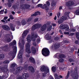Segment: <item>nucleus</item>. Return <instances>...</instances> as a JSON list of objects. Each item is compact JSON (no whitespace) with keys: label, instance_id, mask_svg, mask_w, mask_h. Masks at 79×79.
Segmentation results:
<instances>
[{"label":"nucleus","instance_id":"f257e3e1","mask_svg":"<svg viewBox=\"0 0 79 79\" xmlns=\"http://www.w3.org/2000/svg\"><path fill=\"white\" fill-rule=\"evenodd\" d=\"M21 39H20L19 40V45L20 47V52L18 56V58L19 59L21 58L22 60L23 59V49H24V40H22V44H21Z\"/></svg>","mask_w":79,"mask_h":79},{"label":"nucleus","instance_id":"f03ea898","mask_svg":"<svg viewBox=\"0 0 79 79\" xmlns=\"http://www.w3.org/2000/svg\"><path fill=\"white\" fill-rule=\"evenodd\" d=\"M27 42L26 45V52L28 53H31V51L30 47H31V39L30 38V36H27Z\"/></svg>","mask_w":79,"mask_h":79},{"label":"nucleus","instance_id":"7ed1b4c3","mask_svg":"<svg viewBox=\"0 0 79 79\" xmlns=\"http://www.w3.org/2000/svg\"><path fill=\"white\" fill-rule=\"evenodd\" d=\"M40 70L42 72H44V73H42V75L43 77H45L46 74H48L50 73L49 69L44 65H43L41 66L40 68Z\"/></svg>","mask_w":79,"mask_h":79},{"label":"nucleus","instance_id":"20e7f679","mask_svg":"<svg viewBox=\"0 0 79 79\" xmlns=\"http://www.w3.org/2000/svg\"><path fill=\"white\" fill-rule=\"evenodd\" d=\"M69 12H65L64 15L65 16H62L60 20H59L58 23H62L64 21H65L66 19H69Z\"/></svg>","mask_w":79,"mask_h":79},{"label":"nucleus","instance_id":"39448f33","mask_svg":"<svg viewBox=\"0 0 79 79\" xmlns=\"http://www.w3.org/2000/svg\"><path fill=\"white\" fill-rule=\"evenodd\" d=\"M17 66V65L15 63H13L12 64V67H13L14 69H13V72H15V74H17V73H19L20 71H22L23 68L21 67H17V69H15V68H16V67Z\"/></svg>","mask_w":79,"mask_h":79},{"label":"nucleus","instance_id":"423d86ee","mask_svg":"<svg viewBox=\"0 0 79 79\" xmlns=\"http://www.w3.org/2000/svg\"><path fill=\"white\" fill-rule=\"evenodd\" d=\"M30 36V39H31V40H32V41L34 42L35 40V38L38 37V39L37 40V42L38 43H39V42H40V38L37 36V35H35L34 33H32L31 36L29 35H28L27 36Z\"/></svg>","mask_w":79,"mask_h":79},{"label":"nucleus","instance_id":"0eeeda50","mask_svg":"<svg viewBox=\"0 0 79 79\" xmlns=\"http://www.w3.org/2000/svg\"><path fill=\"white\" fill-rule=\"evenodd\" d=\"M42 54L44 56H48L50 55V51L47 48H44L42 51Z\"/></svg>","mask_w":79,"mask_h":79},{"label":"nucleus","instance_id":"6e6552de","mask_svg":"<svg viewBox=\"0 0 79 79\" xmlns=\"http://www.w3.org/2000/svg\"><path fill=\"white\" fill-rule=\"evenodd\" d=\"M12 48L13 50V52H10L8 54L7 56L8 58H10L11 56H13L14 55V54H16V51H17V48L16 46H13L12 47Z\"/></svg>","mask_w":79,"mask_h":79},{"label":"nucleus","instance_id":"1a4fd4ad","mask_svg":"<svg viewBox=\"0 0 79 79\" xmlns=\"http://www.w3.org/2000/svg\"><path fill=\"white\" fill-rule=\"evenodd\" d=\"M73 71V70L71 71L70 73L73 74V79H78V75H77V70L75 69L74 72Z\"/></svg>","mask_w":79,"mask_h":79},{"label":"nucleus","instance_id":"9d476101","mask_svg":"<svg viewBox=\"0 0 79 79\" xmlns=\"http://www.w3.org/2000/svg\"><path fill=\"white\" fill-rule=\"evenodd\" d=\"M31 21V18L28 19L27 20H23L21 22V24L22 25L24 26L26 24H29L30 23Z\"/></svg>","mask_w":79,"mask_h":79},{"label":"nucleus","instance_id":"9b49d317","mask_svg":"<svg viewBox=\"0 0 79 79\" xmlns=\"http://www.w3.org/2000/svg\"><path fill=\"white\" fill-rule=\"evenodd\" d=\"M61 29H65L66 31H68L69 29V27L67 25L62 24L60 26Z\"/></svg>","mask_w":79,"mask_h":79},{"label":"nucleus","instance_id":"f8f14e48","mask_svg":"<svg viewBox=\"0 0 79 79\" xmlns=\"http://www.w3.org/2000/svg\"><path fill=\"white\" fill-rule=\"evenodd\" d=\"M29 77V74L27 73H23L21 77H19L17 79H24Z\"/></svg>","mask_w":79,"mask_h":79},{"label":"nucleus","instance_id":"ddd939ff","mask_svg":"<svg viewBox=\"0 0 79 79\" xmlns=\"http://www.w3.org/2000/svg\"><path fill=\"white\" fill-rule=\"evenodd\" d=\"M41 26H42V24H36L34 25L32 27V31H34V30H35V29L39 28V27Z\"/></svg>","mask_w":79,"mask_h":79},{"label":"nucleus","instance_id":"4468645a","mask_svg":"<svg viewBox=\"0 0 79 79\" xmlns=\"http://www.w3.org/2000/svg\"><path fill=\"white\" fill-rule=\"evenodd\" d=\"M10 35H9V37H7L6 38V40L8 42H11V40L13 38V36L12 35V33L11 32H10Z\"/></svg>","mask_w":79,"mask_h":79},{"label":"nucleus","instance_id":"2eb2a0df","mask_svg":"<svg viewBox=\"0 0 79 79\" xmlns=\"http://www.w3.org/2000/svg\"><path fill=\"white\" fill-rule=\"evenodd\" d=\"M20 7L21 8H22V9L24 10V9H27L28 8H29V7H30V5L27 4L23 5H20Z\"/></svg>","mask_w":79,"mask_h":79},{"label":"nucleus","instance_id":"dca6fc26","mask_svg":"<svg viewBox=\"0 0 79 79\" xmlns=\"http://www.w3.org/2000/svg\"><path fill=\"white\" fill-rule=\"evenodd\" d=\"M74 5V2L72 1H69L66 3V5L68 6H71Z\"/></svg>","mask_w":79,"mask_h":79},{"label":"nucleus","instance_id":"f3484780","mask_svg":"<svg viewBox=\"0 0 79 79\" xmlns=\"http://www.w3.org/2000/svg\"><path fill=\"white\" fill-rule=\"evenodd\" d=\"M46 28H47V24H44L40 28V30L41 31L44 32V31H45V29H46Z\"/></svg>","mask_w":79,"mask_h":79},{"label":"nucleus","instance_id":"a211bd4d","mask_svg":"<svg viewBox=\"0 0 79 79\" xmlns=\"http://www.w3.org/2000/svg\"><path fill=\"white\" fill-rule=\"evenodd\" d=\"M28 30L25 31L22 34V37L24 38V37L27 35V33H28Z\"/></svg>","mask_w":79,"mask_h":79},{"label":"nucleus","instance_id":"6ab92c4d","mask_svg":"<svg viewBox=\"0 0 79 79\" xmlns=\"http://www.w3.org/2000/svg\"><path fill=\"white\" fill-rule=\"evenodd\" d=\"M28 69L30 71H31V72H32V73H34V71H35L34 68V67H33L31 66H29L28 67Z\"/></svg>","mask_w":79,"mask_h":79},{"label":"nucleus","instance_id":"aec40b11","mask_svg":"<svg viewBox=\"0 0 79 79\" xmlns=\"http://www.w3.org/2000/svg\"><path fill=\"white\" fill-rule=\"evenodd\" d=\"M2 28L5 30H6V31H8V30H10V27H9L7 26L4 25L2 26Z\"/></svg>","mask_w":79,"mask_h":79},{"label":"nucleus","instance_id":"412c9836","mask_svg":"<svg viewBox=\"0 0 79 79\" xmlns=\"http://www.w3.org/2000/svg\"><path fill=\"white\" fill-rule=\"evenodd\" d=\"M31 50L32 53L34 54H35L36 53V49H35V47H31Z\"/></svg>","mask_w":79,"mask_h":79},{"label":"nucleus","instance_id":"4be33fe9","mask_svg":"<svg viewBox=\"0 0 79 79\" xmlns=\"http://www.w3.org/2000/svg\"><path fill=\"white\" fill-rule=\"evenodd\" d=\"M29 60L31 63H33V64H35V60L33 58V57H31L29 58Z\"/></svg>","mask_w":79,"mask_h":79},{"label":"nucleus","instance_id":"5701e85b","mask_svg":"<svg viewBox=\"0 0 79 79\" xmlns=\"http://www.w3.org/2000/svg\"><path fill=\"white\" fill-rule=\"evenodd\" d=\"M41 8L43 9H45L46 10H48V8L47 7V5L45 4H44V5H43L41 7Z\"/></svg>","mask_w":79,"mask_h":79},{"label":"nucleus","instance_id":"b1692460","mask_svg":"<svg viewBox=\"0 0 79 79\" xmlns=\"http://www.w3.org/2000/svg\"><path fill=\"white\" fill-rule=\"evenodd\" d=\"M16 44V42L15 40H14L12 42L10 43L9 45L10 46H13V45H15Z\"/></svg>","mask_w":79,"mask_h":79},{"label":"nucleus","instance_id":"393cba45","mask_svg":"<svg viewBox=\"0 0 79 79\" xmlns=\"http://www.w3.org/2000/svg\"><path fill=\"white\" fill-rule=\"evenodd\" d=\"M59 56V58H64V57L63 56V55H60L59 56V54H56L54 56V58H57L58 56Z\"/></svg>","mask_w":79,"mask_h":79},{"label":"nucleus","instance_id":"a878e982","mask_svg":"<svg viewBox=\"0 0 79 79\" xmlns=\"http://www.w3.org/2000/svg\"><path fill=\"white\" fill-rule=\"evenodd\" d=\"M14 2V0H9V3L8 4L9 7L11 6V4L10 3H13Z\"/></svg>","mask_w":79,"mask_h":79},{"label":"nucleus","instance_id":"bb28decb","mask_svg":"<svg viewBox=\"0 0 79 79\" xmlns=\"http://www.w3.org/2000/svg\"><path fill=\"white\" fill-rule=\"evenodd\" d=\"M40 15V12H35V13L32 15H31V16H37V15Z\"/></svg>","mask_w":79,"mask_h":79},{"label":"nucleus","instance_id":"cd10ccee","mask_svg":"<svg viewBox=\"0 0 79 79\" xmlns=\"http://www.w3.org/2000/svg\"><path fill=\"white\" fill-rule=\"evenodd\" d=\"M45 38L47 40H49L50 39L51 37L49 36V34H48V33L47 35H45Z\"/></svg>","mask_w":79,"mask_h":79},{"label":"nucleus","instance_id":"c85d7f7f","mask_svg":"<svg viewBox=\"0 0 79 79\" xmlns=\"http://www.w3.org/2000/svg\"><path fill=\"white\" fill-rule=\"evenodd\" d=\"M54 77H55V79H60V77L56 73L54 74Z\"/></svg>","mask_w":79,"mask_h":79},{"label":"nucleus","instance_id":"c756f323","mask_svg":"<svg viewBox=\"0 0 79 79\" xmlns=\"http://www.w3.org/2000/svg\"><path fill=\"white\" fill-rule=\"evenodd\" d=\"M52 70L53 72H55L56 70V67H53L52 68Z\"/></svg>","mask_w":79,"mask_h":79},{"label":"nucleus","instance_id":"7c9ffc66","mask_svg":"<svg viewBox=\"0 0 79 79\" xmlns=\"http://www.w3.org/2000/svg\"><path fill=\"white\" fill-rule=\"evenodd\" d=\"M76 35L77 39L79 40V33L77 32L76 33Z\"/></svg>","mask_w":79,"mask_h":79},{"label":"nucleus","instance_id":"2f4dec72","mask_svg":"<svg viewBox=\"0 0 79 79\" xmlns=\"http://www.w3.org/2000/svg\"><path fill=\"white\" fill-rule=\"evenodd\" d=\"M4 57H5V56H4V54H2L0 55V57L1 59H3V58H4Z\"/></svg>","mask_w":79,"mask_h":79},{"label":"nucleus","instance_id":"473e14b6","mask_svg":"<svg viewBox=\"0 0 79 79\" xmlns=\"http://www.w3.org/2000/svg\"><path fill=\"white\" fill-rule=\"evenodd\" d=\"M46 4L47 6H49L50 5V2L48 1H47L46 2Z\"/></svg>","mask_w":79,"mask_h":79},{"label":"nucleus","instance_id":"72a5a7b5","mask_svg":"<svg viewBox=\"0 0 79 79\" xmlns=\"http://www.w3.org/2000/svg\"><path fill=\"white\" fill-rule=\"evenodd\" d=\"M69 71H68V73L67 74V76L65 77L66 79H68V77H69Z\"/></svg>","mask_w":79,"mask_h":79},{"label":"nucleus","instance_id":"f704fd0d","mask_svg":"<svg viewBox=\"0 0 79 79\" xmlns=\"http://www.w3.org/2000/svg\"><path fill=\"white\" fill-rule=\"evenodd\" d=\"M52 26L50 25L49 26V27H48V31H50L51 29H52Z\"/></svg>","mask_w":79,"mask_h":79},{"label":"nucleus","instance_id":"c9c22d12","mask_svg":"<svg viewBox=\"0 0 79 79\" xmlns=\"http://www.w3.org/2000/svg\"><path fill=\"white\" fill-rule=\"evenodd\" d=\"M10 28H11V30H12V31H15V28L13 26H10Z\"/></svg>","mask_w":79,"mask_h":79},{"label":"nucleus","instance_id":"e433bc0d","mask_svg":"<svg viewBox=\"0 0 79 79\" xmlns=\"http://www.w3.org/2000/svg\"><path fill=\"white\" fill-rule=\"evenodd\" d=\"M70 32H75L76 30L73 28H72L69 30Z\"/></svg>","mask_w":79,"mask_h":79},{"label":"nucleus","instance_id":"4c0bfd02","mask_svg":"<svg viewBox=\"0 0 79 79\" xmlns=\"http://www.w3.org/2000/svg\"><path fill=\"white\" fill-rule=\"evenodd\" d=\"M10 63V61L9 60H6L4 62V63H5L6 64H8Z\"/></svg>","mask_w":79,"mask_h":79},{"label":"nucleus","instance_id":"58836bf2","mask_svg":"<svg viewBox=\"0 0 79 79\" xmlns=\"http://www.w3.org/2000/svg\"><path fill=\"white\" fill-rule=\"evenodd\" d=\"M77 15H79V9L77 10L76 12Z\"/></svg>","mask_w":79,"mask_h":79},{"label":"nucleus","instance_id":"ea45409f","mask_svg":"<svg viewBox=\"0 0 79 79\" xmlns=\"http://www.w3.org/2000/svg\"><path fill=\"white\" fill-rule=\"evenodd\" d=\"M8 47V46L6 45L4 47H2L1 48L2 49V50H4V49H5V48H6V47Z\"/></svg>","mask_w":79,"mask_h":79},{"label":"nucleus","instance_id":"a19ab883","mask_svg":"<svg viewBox=\"0 0 79 79\" xmlns=\"http://www.w3.org/2000/svg\"><path fill=\"white\" fill-rule=\"evenodd\" d=\"M59 61L60 63H62V62H63V61H64V60L63 59H61L59 60Z\"/></svg>","mask_w":79,"mask_h":79},{"label":"nucleus","instance_id":"79ce46f5","mask_svg":"<svg viewBox=\"0 0 79 79\" xmlns=\"http://www.w3.org/2000/svg\"><path fill=\"white\" fill-rule=\"evenodd\" d=\"M4 12V10H2L0 11V14H3V13Z\"/></svg>","mask_w":79,"mask_h":79},{"label":"nucleus","instance_id":"37998d69","mask_svg":"<svg viewBox=\"0 0 79 79\" xmlns=\"http://www.w3.org/2000/svg\"><path fill=\"white\" fill-rule=\"evenodd\" d=\"M51 5L52 6H55L56 5V3L54 2H52Z\"/></svg>","mask_w":79,"mask_h":79},{"label":"nucleus","instance_id":"c03bdc74","mask_svg":"<svg viewBox=\"0 0 79 79\" xmlns=\"http://www.w3.org/2000/svg\"><path fill=\"white\" fill-rule=\"evenodd\" d=\"M37 6L38 7H41H41L42 6V4H39Z\"/></svg>","mask_w":79,"mask_h":79},{"label":"nucleus","instance_id":"a18cd8bd","mask_svg":"<svg viewBox=\"0 0 79 79\" xmlns=\"http://www.w3.org/2000/svg\"><path fill=\"white\" fill-rule=\"evenodd\" d=\"M10 19H14V18H13V16H12V15H10Z\"/></svg>","mask_w":79,"mask_h":79},{"label":"nucleus","instance_id":"49530a36","mask_svg":"<svg viewBox=\"0 0 79 79\" xmlns=\"http://www.w3.org/2000/svg\"><path fill=\"white\" fill-rule=\"evenodd\" d=\"M27 66H28V65L27 64L26 65H25L24 67V69H26L27 68Z\"/></svg>","mask_w":79,"mask_h":79},{"label":"nucleus","instance_id":"de8ad7c7","mask_svg":"<svg viewBox=\"0 0 79 79\" xmlns=\"http://www.w3.org/2000/svg\"><path fill=\"white\" fill-rule=\"evenodd\" d=\"M13 8H14V9H18V7H17L16 6H13Z\"/></svg>","mask_w":79,"mask_h":79},{"label":"nucleus","instance_id":"09e8293b","mask_svg":"<svg viewBox=\"0 0 79 79\" xmlns=\"http://www.w3.org/2000/svg\"><path fill=\"white\" fill-rule=\"evenodd\" d=\"M67 68L66 67L62 68V71H65V70H66Z\"/></svg>","mask_w":79,"mask_h":79},{"label":"nucleus","instance_id":"8fccbe9b","mask_svg":"<svg viewBox=\"0 0 79 79\" xmlns=\"http://www.w3.org/2000/svg\"><path fill=\"white\" fill-rule=\"evenodd\" d=\"M60 13H57V17L58 18H59L60 17Z\"/></svg>","mask_w":79,"mask_h":79},{"label":"nucleus","instance_id":"3c124183","mask_svg":"<svg viewBox=\"0 0 79 79\" xmlns=\"http://www.w3.org/2000/svg\"><path fill=\"white\" fill-rule=\"evenodd\" d=\"M38 20L39 19H38V18H36L34 20V22H37V21H38Z\"/></svg>","mask_w":79,"mask_h":79},{"label":"nucleus","instance_id":"603ef678","mask_svg":"<svg viewBox=\"0 0 79 79\" xmlns=\"http://www.w3.org/2000/svg\"><path fill=\"white\" fill-rule=\"evenodd\" d=\"M64 34H66V35L69 34V32H64Z\"/></svg>","mask_w":79,"mask_h":79},{"label":"nucleus","instance_id":"864d4df0","mask_svg":"<svg viewBox=\"0 0 79 79\" xmlns=\"http://www.w3.org/2000/svg\"><path fill=\"white\" fill-rule=\"evenodd\" d=\"M75 44H79V41H75Z\"/></svg>","mask_w":79,"mask_h":79},{"label":"nucleus","instance_id":"5fc2aeb1","mask_svg":"<svg viewBox=\"0 0 79 79\" xmlns=\"http://www.w3.org/2000/svg\"><path fill=\"white\" fill-rule=\"evenodd\" d=\"M69 24L70 27H72V26H73V23H72V22L70 23Z\"/></svg>","mask_w":79,"mask_h":79},{"label":"nucleus","instance_id":"6e6d98bb","mask_svg":"<svg viewBox=\"0 0 79 79\" xmlns=\"http://www.w3.org/2000/svg\"><path fill=\"white\" fill-rule=\"evenodd\" d=\"M8 19V17H5L3 19H4V20H6V19Z\"/></svg>","mask_w":79,"mask_h":79},{"label":"nucleus","instance_id":"4d7b16f0","mask_svg":"<svg viewBox=\"0 0 79 79\" xmlns=\"http://www.w3.org/2000/svg\"><path fill=\"white\" fill-rule=\"evenodd\" d=\"M17 25H18V26H19V25H20V22H18L17 23Z\"/></svg>","mask_w":79,"mask_h":79},{"label":"nucleus","instance_id":"13d9d810","mask_svg":"<svg viewBox=\"0 0 79 79\" xmlns=\"http://www.w3.org/2000/svg\"><path fill=\"white\" fill-rule=\"evenodd\" d=\"M52 26H56V24H55V23H52Z\"/></svg>","mask_w":79,"mask_h":79},{"label":"nucleus","instance_id":"bf43d9fd","mask_svg":"<svg viewBox=\"0 0 79 79\" xmlns=\"http://www.w3.org/2000/svg\"><path fill=\"white\" fill-rule=\"evenodd\" d=\"M69 60V61H73V60L72 59H70Z\"/></svg>","mask_w":79,"mask_h":79},{"label":"nucleus","instance_id":"052dcab7","mask_svg":"<svg viewBox=\"0 0 79 79\" xmlns=\"http://www.w3.org/2000/svg\"><path fill=\"white\" fill-rule=\"evenodd\" d=\"M7 77H6V76H5V77L4 76H3V79H6V78Z\"/></svg>","mask_w":79,"mask_h":79},{"label":"nucleus","instance_id":"680f3d73","mask_svg":"<svg viewBox=\"0 0 79 79\" xmlns=\"http://www.w3.org/2000/svg\"><path fill=\"white\" fill-rule=\"evenodd\" d=\"M33 45L34 46H36V43H33Z\"/></svg>","mask_w":79,"mask_h":79},{"label":"nucleus","instance_id":"e2e57ef3","mask_svg":"<svg viewBox=\"0 0 79 79\" xmlns=\"http://www.w3.org/2000/svg\"><path fill=\"white\" fill-rule=\"evenodd\" d=\"M59 69H60V70H62V69H63V68H62L61 67H59Z\"/></svg>","mask_w":79,"mask_h":79},{"label":"nucleus","instance_id":"0e129e2a","mask_svg":"<svg viewBox=\"0 0 79 79\" xmlns=\"http://www.w3.org/2000/svg\"><path fill=\"white\" fill-rule=\"evenodd\" d=\"M1 21H2V22L3 23H5V21L3 19Z\"/></svg>","mask_w":79,"mask_h":79},{"label":"nucleus","instance_id":"69168bd1","mask_svg":"<svg viewBox=\"0 0 79 79\" xmlns=\"http://www.w3.org/2000/svg\"><path fill=\"white\" fill-rule=\"evenodd\" d=\"M11 13L13 15H15V13L13 11H12Z\"/></svg>","mask_w":79,"mask_h":79},{"label":"nucleus","instance_id":"338daca9","mask_svg":"<svg viewBox=\"0 0 79 79\" xmlns=\"http://www.w3.org/2000/svg\"><path fill=\"white\" fill-rule=\"evenodd\" d=\"M59 77H60V78H63V76H61V75H60L59 76Z\"/></svg>","mask_w":79,"mask_h":79},{"label":"nucleus","instance_id":"774afa93","mask_svg":"<svg viewBox=\"0 0 79 79\" xmlns=\"http://www.w3.org/2000/svg\"><path fill=\"white\" fill-rule=\"evenodd\" d=\"M62 6H60L59 7V10H61L62 9Z\"/></svg>","mask_w":79,"mask_h":79}]
</instances>
